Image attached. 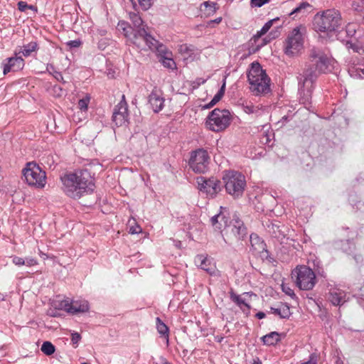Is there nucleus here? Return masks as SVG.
Here are the masks:
<instances>
[{
  "instance_id": "f257e3e1",
  "label": "nucleus",
  "mask_w": 364,
  "mask_h": 364,
  "mask_svg": "<svg viewBox=\"0 0 364 364\" xmlns=\"http://www.w3.org/2000/svg\"><path fill=\"white\" fill-rule=\"evenodd\" d=\"M309 57L311 65L298 77L300 102L305 106L311 103L314 84L318 74L331 72L336 64L329 54L318 48H313Z\"/></svg>"
},
{
  "instance_id": "f03ea898",
  "label": "nucleus",
  "mask_w": 364,
  "mask_h": 364,
  "mask_svg": "<svg viewBox=\"0 0 364 364\" xmlns=\"http://www.w3.org/2000/svg\"><path fill=\"white\" fill-rule=\"evenodd\" d=\"M129 18L134 25L132 28L128 23L119 21V31H122L130 43L140 50H154L158 47V41L147 31V26L144 24L141 16L136 13H130Z\"/></svg>"
},
{
  "instance_id": "7ed1b4c3",
  "label": "nucleus",
  "mask_w": 364,
  "mask_h": 364,
  "mask_svg": "<svg viewBox=\"0 0 364 364\" xmlns=\"http://www.w3.org/2000/svg\"><path fill=\"white\" fill-rule=\"evenodd\" d=\"M62 190L69 198L79 199L93 191V178L87 169L70 171L60 177Z\"/></svg>"
},
{
  "instance_id": "20e7f679",
  "label": "nucleus",
  "mask_w": 364,
  "mask_h": 364,
  "mask_svg": "<svg viewBox=\"0 0 364 364\" xmlns=\"http://www.w3.org/2000/svg\"><path fill=\"white\" fill-rule=\"evenodd\" d=\"M250 89L255 95L265 94L269 90L270 79L262 69L260 64L254 62L247 73Z\"/></svg>"
},
{
  "instance_id": "39448f33",
  "label": "nucleus",
  "mask_w": 364,
  "mask_h": 364,
  "mask_svg": "<svg viewBox=\"0 0 364 364\" xmlns=\"http://www.w3.org/2000/svg\"><path fill=\"white\" fill-rule=\"evenodd\" d=\"M341 24V14L336 9H327L314 16V28L316 31L319 32L330 33L335 31Z\"/></svg>"
},
{
  "instance_id": "423d86ee",
  "label": "nucleus",
  "mask_w": 364,
  "mask_h": 364,
  "mask_svg": "<svg viewBox=\"0 0 364 364\" xmlns=\"http://www.w3.org/2000/svg\"><path fill=\"white\" fill-rule=\"evenodd\" d=\"M291 277L296 285L301 290H311L316 283L314 272L306 265L297 266L292 270Z\"/></svg>"
},
{
  "instance_id": "0eeeda50",
  "label": "nucleus",
  "mask_w": 364,
  "mask_h": 364,
  "mask_svg": "<svg viewBox=\"0 0 364 364\" xmlns=\"http://www.w3.org/2000/svg\"><path fill=\"white\" fill-rule=\"evenodd\" d=\"M346 33L349 38L346 41V47L359 54L364 53V27L351 23L346 26Z\"/></svg>"
},
{
  "instance_id": "6e6552de",
  "label": "nucleus",
  "mask_w": 364,
  "mask_h": 364,
  "mask_svg": "<svg viewBox=\"0 0 364 364\" xmlns=\"http://www.w3.org/2000/svg\"><path fill=\"white\" fill-rule=\"evenodd\" d=\"M231 122V114L228 109H215L208 116L206 127L208 129L219 132L229 127Z\"/></svg>"
},
{
  "instance_id": "1a4fd4ad",
  "label": "nucleus",
  "mask_w": 364,
  "mask_h": 364,
  "mask_svg": "<svg viewBox=\"0 0 364 364\" xmlns=\"http://www.w3.org/2000/svg\"><path fill=\"white\" fill-rule=\"evenodd\" d=\"M226 191L232 196L237 198L242 195L246 186L245 176L237 171H228L223 176Z\"/></svg>"
},
{
  "instance_id": "9d476101",
  "label": "nucleus",
  "mask_w": 364,
  "mask_h": 364,
  "mask_svg": "<svg viewBox=\"0 0 364 364\" xmlns=\"http://www.w3.org/2000/svg\"><path fill=\"white\" fill-rule=\"evenodd\" d=\"M23 176L28 185L37 188H42L46 183V175L41 167L35 163L30 162L23 169Z\"/></svg>"
},
{
  "instance_id": "9b49d317",
  "label": "nucleus",
  "mask_w": 364,
  "mask_h": 364,
  "mask_svg": "<svg viewBox=\"0 0 364 364\" xmlns=\"http://www.w3.org/2000/svg\"><path fill=\"white\" fill-rule=\"evenodd\" d=\"M304 33L301 28H294L289 33L284 43V53L289 56L298 54L304 48Z\"/></svg>"
},
{
  "instance_id": "f8f14e48",
  "label": "nucleus",
  "mask_w": 364,
  "mask_h": 364,
  "mask_svg": "<svg viewBox=\"0 0 364 364\" xmlns=\"http://www.w3.org/2000/svg\"><path fill=\"white\" fill-rule=\"evenodd\" d=\"M189 166L195 172L203 173L208 169L210 156L203 149H198L191 153Z\"/></svg>"
},
{
  "instance_id": "ddd939ff",
  "label": "nucleus",
  "mask_w": 364,
  "mask_h": 364,
  "mask_svg": "<svg viewBox=\"0 0 364 364\" xmlns=\"http://www.w3.org/2000/svg\"><path fill=\"white\" fill-rule=\"evenodd\" d=\"M198 188L200 191L213 198L220 191V181L215 178H205L203 176L196 178Z\"/></svg>"
},
{
  "instance_id": "4468645a",
  "label": "nucleus",
  "mask_w": 364,
  "mask_h": 364,
  "mask_svg": "<svg viewBox=\"0 0 364 364\" xmlns=\"http://www.w3.org/2000/svg\"><path fill=\"white\" fill-rule=\"evenodd\" d=\"M58 308L70 314H77L87 312L89 310L90 306L88 301L85 299L72 301L65 299L60 302Z\"/></svg>"
},
{
  "instance_id": "2eb2a0df",
  "label": "nucleus",
  "mask_w": 364,
  "mask_h": 364,
  "mask_svg": "<svg viewBox=\"0 0 364 364\" xmlns=\"http://www.w3.org/2000/svg\"><path fill=\"white\" fill-rule=\"evenodd\" d=\"M128 105L125 96H122V100L115 106L112 115V121L117 127L126 125L128 122Z\"/></svg>"
},
{
  "instance_id": "dca6fc26",
  "label": "nucleus",
  "mask_w": 364,
  "mask_h": 364,
  "mask_svg": "<svg viewBox=\"0 0 364 364\" xmlns=\"http://www.w3.org/2000/svg\"><path fill=\"white\" fill-rule=\"evenodd\" d=\"M164 101L161 91L156 87L149 96V104L156 113L160 112L164 108Z\"/></svg>"
},
{
  "instance_id": "f3484780",
  "label": "nucleus",
  "mask_w": 364,
  "mask_h": 364,
  "mask_svg": "<svg viewBox=\"0 0 364 364\" xmlns=\"http://www.w3.org/2000/svg\"><path fill=\"white\" fill-rule=\"evenodd\" d=\"M220 210H221L218 214L213 215L210 218V223L213 229L220 232L229 225L228 218L225 215V212L223 211V210H225V208L220 206Z\"/></svg>"
},
{
  "instance_id": "a211bd4d",
  "label": "nucleus",
  "mask_w": 364,
  "mask_h": 364,
  "mask_svg": "<svg viewBox=\"0 0 364 364\" xmlns=\"http://www.w3.org/2000/svg\"><path fill=\"white\" fill-rule=\"evenodd\" d=\"M328 300L334 306H341L346 301V294L338 287L329 289Z\"/></svg>"
},
{
  "instance_id": "6ab92c4d",
  "label": "nucleus",
  "mask_w": 364,
  "mask_h": 364,
  "mask_svg": "<svg viewBox=\"0 0 364 364\" xmlns=\"http://www.w3.org/2000/svg\"><path fill=\"white\" fill-rule=\"evenodd\" d=\"M90 99V95L89 94H86L85 97L79 100L77 103V108L80 109V111L74 114L73 118V121L80 122L85 118Z\"/></svg>"
},
{
  "instance_id": "aec40b11",
  "label": "nucleus",
  "mask_w": 364,
  "mask_h": 364,
  "mask_svg": "<svg viewBox=\"0 0 364 364\" xmlns=\"http://www.w3.org/2000/svg\"><path fill=\"white\" fill-rule=\"evenodd\" d=\"M6 63H4V74L6 75L11 71H17L24 66V60L21 57L9 58Z\"/></svg>"
},
{
  "instance_id": "412c9836",
  "label": "nucleus",
  "mask_w": 364,
  "mask_h": 364,
  "mask_svg": "<svg viewBox=\"0 0 364 364\" xmlns=\"http://www.w3.org/2000/svg\"><path fill=\"white\" fill-rule=\"evenodd\" d=\"M230 225L232 226V232L237 239H243L247 235V230L243 222L237 216L234 215Z\"/></svg>"
},
{
  "instance_id": "4be33fe9",
  "label": "nucleus",
  "mask_w": 364,
  "mask_h": 364,
  "mask_svg": "<svg viewBox=\"0 0 364 364\" xmlns=\"http://www.w3.org/2000/svg\"><path fill=\"white\" fill-rule=\"evenodd\" d=\"M194 262L198 267L205 271L208 274H213L215 272V267L207 256L204 255H198L195 257Z\"/></svg>"
},
{
  "instance_id": "5701e85b",
  "label": "nucleus",
  "mask_w": 364,
  "mask_h": 364,
  "mask_svg": "<svg viewBox=\"0 0 364 364\" xmlns=\"http://www.w3.org/2000/svg\"><path fill=\"white\" fill-rule=\"evenodd\" d=\"M231 300L235 302L244 314L248 315L250 311V306L246 301L245 299L242 295H237L234 293L230 294Z\"/></svg>"
},
{
  "instance_id": "b1692460",
  "label": "nucleus",
  "mask_w": 364,
  "mask_h": 364,
  "mask_svg": "<svg viewBox=\"0 0 364 364\" xmlns=\"http://www.w3.org/2000/svg\"><path fill=\"white\" fill-rule=\"evenodd\" d=\"M270 312L281 318H288L291 316L289 306L285 304H281L277 307H271Z\"/></svg>"
},
{
  "instance_id": "393cba45",
  "label": "nucleus",
  "mask_w": 364,
  "mask_h": 364,
  "mask_svg": "<svg viewBox=\"0 0 364 364\" xmlns=\"http://www.w3.org/2000/svg\"><path fill=\"white\" fill-rule=\"evenodd\" d=\"M225 79L223 81V83L220 87V89L218 90V92L215 95L213 98L211 100V101L203 106V109H208L213 107L215 105H216L223 97L225 94Z\"/></svg>"
},
{
  "instance_id": "a878e982",
  "label": "nucleus",
  "mask_w": 364,
  "mask_h": 364,
  "mask_svg": "<svg viewBox=\"0 0 364 364\" xmlns=\"http://www.w3.org/2000/svg\"><path fill=\"white\" fill-rule=\"evenodd\" d=\"M225 79L223 81V83L220 87V89L218 90V92L215 95L213 98L211 100V101L203 106V109H208L213 107L215 105H216L223 97L225 94Z\"/></svg>"
},
{
  "instance_id": "bb28decb",
  "label": "nucleus",
  "mask_w": 364,
  "mask_h": 364,
  "mask_svg": "<svg viewBox=\"0 0 364 364\" xmlns=\"http://www.w3.org/2000/svg\"><path fill=\"white\" fill-rule=\"evenodd\" d=\"M264 345L274 346L280 341V334L276 331L271 332L262 338Z\"/></svg>"
},
{
  "instance_id": "cd10ccee",
  "label": "nucleus",
  "mask_w": 364,
  "mask_h": 364,
  "mask_svg": "<svg viewBox=\"0 0 364 364\" xmlns=\"http://www.w3.org/2000/svg\"><path fill=\"white\" fill-rule=\"evenodd\" d=\"M38 49V43L36 41H31L26 45H23L19 53H21L25 57H28L31 55L33 53L36 52Z\"/></svg>"
},
{
  "instance_id": "c85d7f7f",
  "label": "nucleus",
  "mask_w": 364,
  "mask_h": 364,
  "mask_svg": "<svg viewBox=\"0 0 364 364\" xmlns=\"http://www.w3.org/2000/svg\"><path fill=\"white\" fill-rule=\"evenodd\" d=\"M279 21V18H275L272 20L268 21L265 24L262 26V28L257 32V33L254 36L255 41H257L259 38H261L263 35H264L267 31L271 28L273 24Z\"/></svg>"
},
{
  "instance_id": "c756f323",
  "label": "nucleus",
  "mask_w": 364,
  "mask_h": 364,
  "mask_svg": "<svg viewBox=\"0 0 364 364\" xmlns=\"http://www.w3.org/2000/svg\"><path fill=\"white\" fill-rule=\"evenodd\" d=\"M242 110L248 114H259L261 112L262 107L259 105L255 106L251 102H245L242 105Z\"/></svg>"
},
{
  "instance_id": "7c9ffc66",
  "label": "nucleus",
  "mask_w": 364,
  "mask_h": 364,
  "mask_svg": "<svg viewBox=\"0 0 364 364\" xmlns=\"http://www.w3.org/2000/svg\"><path fill=\"white\" fill-rule=\"evenodd\" d=\"M156 329L159 334L166 338V343H168V328L167 326L159 318H156Z\"/></svg>"
},
{
  "instance_id": "2f4dec72",
  "label": "nucleus",
  "mask_w": 364,
  "mask_h": 364,
  "mask_svg": "<svg viewBox=\"0 0 364 364\" xmlns=\"http://www.w3.org/2000/svg\"><path fill=\"white\" fill-rule=\"evenodd\" d=\"M348 73L354 78H364V67L361 65L349 68Z\"/></svg>"
},
{
  "instance_id": "473e14b6",
  "label": "nucleus",
  "mask_w": 364,
  "mask_h": 364,
  "mask_svg": "<svg viewBox=\"0 0 364 364\" xmlns=\"http://www.w3.org/2000/svg\"><path fill=\"white\" fill-rule=\"evenodd\" d=\"M41 351L46 354V355H50L54 353L55 350V346L50 341H45L43 343L41 348Z\"/></svg>"
},
{
  "instance_id": "72a5a7b5",
  "label": "nucleus",
  "mask_w": 364,
  "mask_h": 364,
  "mask_svg": "<svg viewBox=\"0 0 364 364\" xmlns=\"http://www.w3.org/2000/svg\"><path fill=\"white\" fill-rule=\"evenodd\" d=\"M308 7H310L309 4L306 2H302L290 12L289 16H296L298 14L304 15L305 14L306 9Z\"/></svg>"
},
{
  "instance_id": "f704fd0d",
  "label": "nucleus",
  "mask_w": 364,
  "mask_h": 364,
  "mask_svg": "<svg viewBox=\"0 0 364 364\" xmlns=\"http://www.w3.org/2000/svg\"><path fill=\"white\" fill-rule=\"evenodd\" d=\"M281 287L282 291L285 293L287 295L289 296L291 298L296 297V294L294 290L288 284L282 283Z\"/></svg>"
},
{
  "instance_id": "c9c22d12",
  "label": "nucleus",
  "mask_w": 364,
  "mask_h": 364,
  "mask_svg": "<svg viewBox=\"0 0 364 364\" xmlns=\"http://www.w3.org/2000/svg\"><path fill=\"white\" fill-rule=\"evenodd\" d=\"M341 243L342 250L348 253H350L351 248L354 247L353 243L349 240L341 241Z\"/></svg>"
},
{
  "instance_id": "e433bc0d",
  "label": "nucleus",
  "mask_w": 364,
  "mask_h": 364,
  "mask_svg": "<svg viewBox=\"0 0 364 364\" xmlns=\"http://www.w3.org/2000/svg\"><path fill=\"white\" fill-rule=\"evenodd\" d=\"M269 1L270 0H250V6L252 8H260Z\"/></svg>"
},
{
  "instance_id": "4c0bfd02",
  "label": "nucleus",
  "mask_w": 364,
  "mask_h": 364,
  "mask_svg": "<svg viewBox=\"0 0 364 364\" xmlns=\"http://www.w3.org/2000/svg\"><path fill=\"white\" fill-rule=\"evenodd\" d=\"M141 9L146 11L151 8L153 4V0H138L137 1Z\"/></svg>"
},
{
  "instance_id": "58836bf2",
  "label": "nucleus",
  "mask_w": 364,
  "mask_h": 364,
  "mask_svg": "<svg viewBox=\"0 0 364 364\" xmlns=\"http://www.w3.org/2000/svg\"><path fill=\"white\" fill-rule=\"evenodd\" d=\"M203 5L209 9V14L215 13L218 9L217 4L212 1H205Z\"/></svg>"
},
{
  "instance_id": "ea45409f",
  "label": "nucleus",
  "mask_w": 364,
  "mask_h": 364,
  "mask_svg": "<svg viewBox=\"0 0 364 364\" xmlns=\"http://www.w3.org/2000/svg\"><path fill=\"white\" fill-rule=\"evenodd\" d=\"M351 4L356 11H362L364 9V0H352Z\"/></svg>"
},
{
  "instance_id": "a19ab883",
  "label": "nucleus",
  "mask_w": 364,
  "mask_h": 364,
  "mask_svg": "<svg viewBox=\"0 0 364 364\" xmlns=\"http://www.w3.org/2000/svg\"><path fill=\"white\" fill-rule=\"evenodd\" d=\"M38 264V261L36 258L28 257L24 259V265L26 267H33Z\"/></svg>"
},
{
  "instance_id": "79ce46f5",
  "label": "nucleus",
  "mask_w": 364,
  "mask_h": 364,
  "mask_svg": "<svg viewBox=\"0 0 364 364\" xmlns=\"http://www.w3.org/2000/svg\"><path fill=\"white\" fill-rule=\"evenodd\" d=\"M71 342L75 348L78 346V343L81 339V336L80 333L75 332L72 333Z\"/></svg>"
},
{
  "instance_id": "37998d69",
  "label": "nucleus",
  "mask_w": 364,
  "mask_h": 364,
  "mask_svg": "<svg viewBox=\"0 0 364 364\" xmlns=\"http://www.w3.org/2000/svg\"><path fill=\"white\" fill-rule=\"evenodd\" d=\"M318 360V356L316 353H311L309 355V358L306 362H304L301 364H317Z\"/></svg>"
},
{
  "instance_id": "c03bdc74",
  "label": "nucleus",
  "mask_w": 364,
  "mask_h": 364,
  "mask_svg": "<svg viewBox=\"0 0 364 364\" xmlns=\"http://www.w3.org/2000/svg\"><path fill=\"white\" fill-rule=\"evenodd\" d=\"M163 64L165 67L168 68H173V67H175V62L169 57L164 58Z\"/></svg>"
},
{
  "instance_id": "a18cd8bd",
  "label": "nucleus",
  "mask_w": 364,
  "mask_h": 364,
  "mask_svg": "<svg viewBox=\"0 0 364 364\" xmlns=\"http://www.w3.org/2000/svg\"><path fill=\"white\" fill-rule=\"evenodd\" d=\"M12 257V262L16 265V266H23L24 265V259L21 257L18 256H13Z\"/></svg>"
},
{
  "instance_id": "49530a36",
  "label": "nucleus",
  "mask_w": 364,
  "mask_h": 364,
  "mask_svg": "<svg viewBox=\"0 0 364 364\" xmlns=\"http://www.w3.org/2000/svg\"><path fill=\"white\" fill-rule=\"evenodd\" d=\"M82 42L79 39L70 41L66 43L67 46L70 48H78L80 46Z\"/></svg>"
},
{
  "instance_id": "de8ad7c7",
  "label": "nucleus",
  "mask_w": 364,
  "mask_h": 364,
  "mask_svg": "<svg viewBox=\"0 0 364 364\" xmlns=\"http://www.w3.org/2000/svg\"><path fill=\"white\" fill-rule=\"evenodd\" d=\"M206 82V80L203 78H198L192 82L193 88H198L200 85L204 84Z\"/></svg>"
},
{
  "instance_id": "09e8293b",
  "label": "nucleus",
  "mask_w": 364,
  "mask_h": 364,
  "mask_svg": "<svg viewBox=\"0 0 364 364\" xmlns=\"http://www.w3.org/2000/svg\"><path fill=\"white\" fill-rule=\"evenodd\" d=\"M53 90L54 94L57 97H60L64 94L63 90L58 85L53 86Z\"/></svg>"
},
{
  "instance_id": "8fccbe9b",
  "label": "nucleus",
  "mask_w": 364,
  "mask_h": 364,
  "mask_svg": "<svg viewBox=\"0 0 364 364\" xmlns=\"http://www.w3.org/2000/svg\"><path fill=\"white\" fill-rule=\"evenodd\" d=\"M28 7V4H27L25 1H19L18 3V9L20 11L25 12Z\"/></svg>"
},
{
  "instance_id": "3c124183",
  "label": "nucleus",
  "mask_w": 364,
  "mask_h": 364,
  "mask_svg": "<svg viewBox=\"0 0 364 364\" xmlns=\"http://www.w3.org/2000/svg\"><path fill=\"white\" fill-rule=\"evenodd\" d=\"M51 75L58 80V81H60V82H63V83H65V82L63 80V77L61 74V73L58 72V71H56L55 70L54 72H53V73H51Z\"/></svg>"
},
{
  "instance_id": "603ef678",
  "label": "nucleus",
  "mask_w": 364,
  "mask_h": 364,
  "mask_svg": "<svg viewBox=\"0 0 364 364\" xmlns=\"http://www.w3.org/2000/svg\"><path fill=\"white\" fill-rule=\"evenodd\" d=\"M141 232V228L139 225L132 226L129 228V233L131 234H138Z\"/></svg>"
},
{
  "instance_id": "864d4df0",
  "label": "nucleus",
  "mask_w": 364,
  "mask_h": 364,
  "mask_svg": "<svg viewBox=\"0 0 364 364\" xmlns=\"http://www.w3.org/2000/svg\"><path fill=\"white\" fill-rule=\"evenodd\" d=\"M188 50H189V47L186 44L181 45L179 48V50L181 53L188 52Z\"/></svg>"
},
{
  "instance_id": "5fc2aeb1",
  "label": "nucleus",
  "mask_w": 364,
  "mask_h": 364,
  "mask_svg": "<svg viewBox=\"0 0 364 364\" xmlns=\"http://www.w3.org/2000/svg\"><path fill=\"white\" fill-rule=\"evenodd\" d=\"M46 70L50 73H53V72H54L55 70L53 67V65H48L47 67H46Z\"/></svg>"
},
{
  "instance_id": "6e6d98bb",
  "label": "nucleus",
  "mask_w": 364,
  "mask_h": 364,
  "mask_svg": "<svg viewBox=\"0 0 364 364\" xmlns=\"http://www.w3.org/2000/svg\"><path fill=\"white\" fill-rule=\"evenodd\" d=\"M256 317L259 319H262L265 317V314L264 312L259 311L257 313Z\"/></svg>"
},
{
  "instance_id": "4d7b16f0",
  "label": "nucleus",
  "mask_w": 364,
  "mask_h": 364,
  "mask_svg": "<svg viewBox=\"0 0 364 364\" xmlns=\"http://www.w3.org/2000/svg\"><path fill=\"white\" fill-rule=\"evenodd\" d=\"M257 239H258V237L256 235H250V241H251V243H252V245H253L254 240H257Z\"/></svg>"
},
{
  "instance_id": "13d9d810",
  "label": "nucleus",
  "mask_w": 364,
  "mask_h": 364,
  "mask_svg": "<svg viewBox=\"0 0 364 364\" xmlns=\"http://www.w3.org/2000/svg\"><path fill=\"white\" fill-rule=\"evenodd\" d=\"M27 9H31L34 12L37 11V7L33 5H28V7L27 8Z\"/></svg>"
},
{
  "instance_id": "bf43d9fd",
  "label": "nucleus",
  "mask_w": 364,
  "mask_h": 364,
  "mask_svg": "<svg viewBox=\"0 0 364 364\" xmlns=\"http://www.w3.org/2000/svg\"><path fill=\"white\" fill-rule=\"evenodd\" d=\"M222 21V18L221 17H219V18H215V20H213V21L215 23H220Z\"/></svg>"
},
{
  "instance_id": "052dcab7",
  "label": "nucleus",
  "mask_w": 364,
  "mask_h": 364,
  "mask_svg": "<svg viewBox=\"0 0 364 364\" xmlns=\"http://www.w3.org/2000/svg\"><path fill=\"white\" fill-rule=\"evenodd\" d=\"M336 364H343V362L341 358H338L336 362Z\"/></svg>"
},
{
  "instance_id": "680f3d73",
  "label": "nucleus",
  "mask_w": 364,
  "mask_h": 364,
  "mask_svg": "<svg viewBox=\"0 0 364 364\" xmlns=\"http://www.w3.org/2000/svg\"><path fill=\"white\" fill-rule=\"evenodd\" d=\"M130 1L132 2V4L134 5H135L136 4V2L138 1V0H130Z\"/></svg>"
},
{
  "instance_id": "e2e57ef3",
  "label": "nucleus",
  "mask_w": 364,
  "mask_h": 364,
  "mask_svg": "<svg viewBox=\"0 0 364 364\" xmlns=\"http://www.w3.org/2000/svg\"><path fill=\"white\" fill-rule=\"evenodd\" d=\"M249 293L248 292H245L243 294V295H247Z\"/></svg>"
},
{
  "instance_id": "0e129e2a",
  "label": "nucleus",
  "mask_w": 364,
  "mask_h": 364,
  "mask_svg": "<svg viewBox=\"0 0 364 364\" xmlns=\"http://www.w3.org/2000/svg\"><path fill=\"white\" fill-rule=\"evenodd\" d=\"M253 364H262L261 363H254Z\"/></svg>"
},
{
  "instance_id": "69168bd1",
  "label": "nucleus",
  "mask_w": 364,
  "mask_h": 364,
  "mask_svg": "<svg viewBox=\"0 0 364 364\" xmlns=\"http://www.w3.org/2000/svg\"><path fill=\"white\" fill-rule=\"evenodd\" d=\"M280 27H281V26H277V28H279Z\"/></svg>"
},
{
  "instance_id": "338daca9",
  "label": "nucleus",
  "mask_w": 364,
  "mask_h": 364,
  "mask_svg": "<svg viewBox=\"0 0 364 364\" xmlns=\"http://www.w3.org/2000/svg\"><path fill=\"white\" fill-rule=\"evenodd\" d=\"M266 141H267V142H268V141H269V139H268V137L267 138Z\"/></svg>"
},
{
  "instance_id": "774afa93",
  "label": "nucleus",
  "mask_w": 364,
  "mask_h": 364,
  "mask_svg": "<svg viewBox=\"0 0 364 364\" xmlns=\"http://www.w3.org/2000/svg\"><path fill=\"white\" fill-rule=\"evenodd\" d=\"M164 364H170L168 362H166Z\"/></svg>"
}]
</instances>
